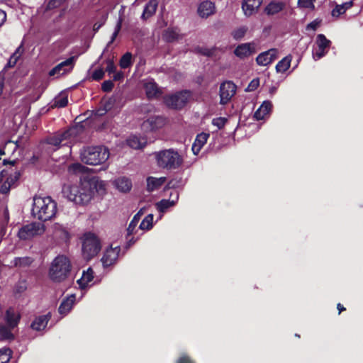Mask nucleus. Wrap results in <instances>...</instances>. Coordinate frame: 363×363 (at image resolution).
Listing matches in <instances>:
<instances>
[{
	"instance_id": "59",
	"label": "nucleus",
	"mask_w": 363,
	"mask_h": 363,
	"mask_svg": "<svg viewBox=\"0 0 363 363\" xmlns=\"http://www.w3.org/2000/svg\"><path fill=\"white\" fill-rule=\"evenodd\" d=\"M337 308L339 311V314L345 310V308L343 307V306H342L340 303H338L337 306Z\"/></svg>"
},
{
	"instance_id": "58",
	"label": "nucleus",
	"mask_w": 363,
	"mask_h": 363,
	"mask_svg": "<svg viewBox=\"0 0 363 363\" xmlns=\"http://www.w3.org/2000/svg\"><path fill=\"white\" fill-rule=\"evenodd\" d=\"M317 26L318 23L316 22H311L307 26V28L315 30L317 28Z\"/></svg>"
},
{
	"instance_id": "50",
	"label": "nucleus",
	"mask_w": 363,
	"mask_h": 363,
	"mask_svg": "<svg viewBox=\"0 0 363 363\" xmlns=\"http://www.w3.org/2000/svg\"><path fill=\"white\" fill-rule=\"evenodd\" d=\"M104 70L101 69H97L94 70V72L92 73L91 78L94 80L99 81V80L101 79L104 77Z\"/></svg>"
},
{
	"instance_id": "46",
	"label": "nucleus",
	"mask_w": 363,
	"mask_h": 363,
	"mask_svg": "<svg viewBox=\"0 0 363 363\" xmlns=\"http://www.w3.org/2000/svg\"><path fill=\"white\" fill-rule=\"evenodd\" d=\"M315 0H298L299 7L305 9H313Z\"/></svg>"
},
{
	"instance_id": "40",
	"label": "nucleus",
	"mask_w": 363,
	"mask_h": 363,
	"mask_svg": "<svg viewBox=\"0 0 363 363\" xmlns=\"http://www.w3.org/2000/svg\"><path fill=\"white\" fill-rule=\"evenodd\" d=\"M153 217L152 214H148L145 216L140 223L139 228L143 230H150L153 226Z\"/></svg>"
},
{
	"instance_id": "25",
	"label": "nucleus",
	"mask_w": 363,
	"mask_h": 363,
	"mask_svg": "<svg viewBox=\"0 0 363 363\" xmlns=\"http://www.w3.org/2000/svg\"><path fill=\"white\" fill-rule=\"evenodd\" d=\"M208 138L209 134L206 133H201L197 135L191 147L194 155H197L199 153L203 146L206 143Z\"/></svg>"
},
{
	"instance_id": "44",
	"label": "nucleus",
	"mask_w": 363,
	"mask_h": 363,
	"mask_svg": "<svg viewBox=\"0 0 363 363\" xmlns=\"http://www.w3.org/2000/svg\"><path fill=\"white\" fill-rule=\"evenodd\" d=\"M68 104V99L66 96H60L55 99V106L58 108L65 107Z\"/></svg>"
},
{
	"instance_id": "60",
	"label": "nucleus",
	"mask_w": 363,
	"mask_h": 363,
	"mask_svg": "<svg viewBox=\"0 0 363 363\" xmlns=\"http://www.w3.org/2000/svg\"><path fill=\"white\" fill-rule=\"evenodd\" d=\"M4 89V82L3 79L0 78V94L2 93Z\"/></svg>"
},
{
	"instance_id": "31",
	"label": "nucleus",
	"mask_w": 363,
	"mask_h": 363,
	"mask_svg": "<svg viewBox=\"0 0 363 363\" xmlns=\"http://www.w3.org/2000/svg\"><path fill=\"white\" fill-rule=\"evenodd\" d=\"M126 141L128 145L133 149L143 148L147 143L145 138L135 135L130 136Z\"/></svg>"
},
{
	"instance_id": "37",
	"label": "nucleus",
	"mask_w": 363,
	"mask_h": 363,
	"mask_svg": "<svg viewBox=\"0 0 363 363\" xmlns=\"http://www.w3.org/2000/svg\"><path fill=\"white\" fill-rule=\"evenodd\" d=\"M23 52H24L23 42H22L21 43V45L17 48L15 52L11 56V57L8 62V65L9 67H13L16 64L18 60L22 55Z\"/></svg>"
},
{
	"instance_id": "38",
	"label": "nucleus",
	"mask_w": 363,
	"mask_h": 363,
	"mask_svg": "<svg viewBox=\"0 0 363 363\" xmlns=\"http://www.w3.org/2000/svg\"><path fill=\"white\" fill-rule=\"evenodd\" d=\"M23 52H24L23 42H22L21 43V45L17 48L15 52L11 56V57L8 62V65L9 67H13L16 64L18 60L22 55Z\"/></svg>"
},
{
	"instance_id": "34",
	"label": "nucleus",
	"mask_w": 363,
	"mask_h": 363,
	"mask_svg": "<svg viewBox=\"0 0 363 363\" xmlns=\"http://www.w3.org/2000/svg\"><path fill=\"white\" fill-rule=\"evenodd\" d=\"M292 60L291 55H288L280 60L276 65V71L278 73H284L289 69Z\"/></svg>"
},
{
	"instance_id": "12",
	"label": "nucleus",
	"mask_w": 363,
	"mask_h": 363,
	"mask_svg": "<svg viewBox=\"0 0 363 363\" xmlns=\"http://www.w3.org/2000/svg\"><path fill=\"white\" fill-rule=\"evenodd\" d=\"M76 60V56H72L66 60L60 62L50 71V76L57 75L59 77L69 72L73 69Z\"/></svg>"
},
{
	"instance_id": "61",
	"label": "nucleus",
	"mask_w": 363,
	"mask_h": 363,
	"mask_svg": "<svg viewBox=\"0 0 363 363\" xmlns=\"http://www.w3.org/2000/svg\"><path fill=\"white\" fill-rule=\"evenodd\" d=\"M276 90H277V88L273 86V87L270 88L269 93L271 94H274L276 92Z\"/></svg>"
},
{
	"instance_id": "49",
	"label": "nucleus",
	"mask_w": 363,
	"mask_h": 363,
	"mask_svg": "<svg viewBox=\"0 0 363 363\" xmlns=\"http://www.w3.org/2000/svg\"><path fill=\"white\" fill-rule=\"evenodd\" d=\"M106 71L108 73V74H113L116 72V67L113 63V61L111 60H107L106 61Z\"/></svg>"
},
{
	"instance_id": "32",
	"label": "nucleus",
	"mask_w": 363,
	"mask_h": 363,
	"mask_svg": "<svg viewBox=\"0 0 363 363\" xmlns=\"http://www.w3.org/2000/svg\"><path fill=\"white\" fill-rule=\"evenodd\" d=\"M93 279L94 272L91 268H89L86 271L83 272L82 277L77 280V284H79V288L84 289L87 287Z\"/></svg>"
},
{
	"instance_id": "43",
	"label": "nucleus",
	"mask_w": 363,
	"mask_h": 363,
	"mask_svg": "<svg viewBox=\"0 0 363 363\" xmlns=\"http://www.w3.org/2000/svg\"><path fill=\"white\" fill-rule=\"evenodd\" d=\"M11 351L9 348L0 350V363H8L10 360Z\"/></svg>"
},
{
	"instance_id": "14",
	"label": "nucleus",
	"mask_w": 363,
	"mask_h": 363,
	"mask_svg": "<svg viewBox=\"0 0 363 363\" xmlns=\"http://www.w3.org/2000/svg\"><path fill=\"white\" fill-rule=\"evenodd\" d=\"M19 174L15 172L14 175L8 174L7 171L2 170L0 172V180L5 178V181L0 186V193L2 194H7L14 183L18 180Z\"/></svg>"
},
{
	"instance_id": "5",
	"label": "nucleus",
	"mask_w": 363,
	"mask_h": 363,
	"mask_svg": "<svg viewBox=\"0 0 363 363\" xmlns=\"http://www.w3.org/2000/svg\"><path fill=\"white\" fill-rule=\"evenodd\" d=\"M70 271L69 259L65 255H58L51 262L48 276L52 281L60 283L67 278Z\"/></svg>"
},
{
	"instance_id": "29",
	"label": "nucleus",
	"mask_w": 363,
	"mask_h": 363,
	"mask_svg": "<svg viewBox=\"0 0 363 363\" xmlns=\"http://www.w3.org/2000/svg\"><path fill=\"white\" fill-rule=\"evenodd\" d=\"M114 185L118 191L126 193L130 191L132 182L128 177H121L114 181Z\"/></svg>"
},
{
	"instance_id": "27",
	"label": "nucleus",
	"mask_w": 363,
	"mask_h": 363,
	"mask_svg": "<svg viewBox=\"0 0 363 363\" xmlns=\"http://www.w3.org/2000/svg\"><path fill=\"white\" fill-rule=\"evenodd\" d=\"M147 181V190L149 192L158 190L166 182V177H162L160 178L155 177H148Z\"/></svg>"
},
{
	"instance_id": "10",
	"label": "nucleus",
	"mask_w": 363,
	"mask_h": 363,
	"mask_svg": "<svg viewBox=\"0 0 363 363\" xmlns=\"http://www.w3.org/2000/svg\"><path fill=\"white\" fill-rule=\"evenodd\" d=\"M315 47L313 50V58L317 61L323 57L328 52L331 45V41L328 40L323 34L316 36Z\"/></svg>"
},
{
	"instance_id": "48",
	"label": "nucleus",
	"mask_w": 363,
	"mask_h": 363,
	"mask_svg": "<svg viewBox=\"0 0 363 363\" xmlns=\"http://www.w3.org/2000/svg\"><path fill=\"white\" fill-rule=\"evenodd\" d=\"M259 86V78L253 79L250 82L247 87L246 88V91H253L256 90Z\"/></svg>"
},
{
	"instance_id": "36",
	"label": "nucleus",
	"mask_w": 363,
	"mask_h": 363,
	"mask_svg": "<svg viewBox=\"0 0 363 363\" xmlns=\"http://www.w3.org/2000/svg\"><path fill=\"white\" fill-rule=\"evenodd\" d=\"M353 6V1H349L345 2L340 5H337L335 8L332 11V15L333 16H339L340 14L344 13L347 9L351 8Z\"/></svg>"
},
{
	"instance_id": "30",
	"label": "nucleus",
	"mask_w": 363,
	"mask_h": 363,
	"mask_svg": "<svg viewBox=\"0 0 363 363\" xmlns=\"http://www.w3.org/2000/svg\"><path fill=\"white\" fill-rule=\"evenodd\" d=\"M157 6L158 0H150L145 6L141 18L143 20H147L152 16L155 13Z\"/></svg>"
},
{
	"instance_id": "8",
	"label": "nucleus",
	"mask_w": 363,
	"mask_h": 363,
	"mask_svg": "<svg viewBox=\"0 0 363 363\" xmlns=\"http://www.w3.org/2000/svg\"><path fill=\"white\" fill-rule=\"evenodd\" d=\"M191 97V92L189 90H182L164 98V104L173 109H181L184 107Z\"/></svg>"
},
{
	"instance_id": "53",
	"label": "nucleus",
	"mask_w": 363,
	"mask_h": 363,
	"mask_svg": "<svg viewBox=\"0 0 363 363\" xmlns=\"http://www.w3.org/2000/svg\"><path fill=\"white\" fill-rule=\"evenodd\" d=\"M198 52L206 56H211L213 54V50L208 48H198Z\"/></svg>"
},
{
	"instance_id": "6",
	"label": "nucleus",
	"mask_w": 363,
	"mask_h": 363,
	"mask_svg": "<svg viewBox=\"0 0 363 363\" xmlns=\"http://www.w3.org/2000/svg\"><path fill=\"white\" fill-rule=\"evenodd\" d=\"M82 255L86 260H90L98 255L101 249V240L92 233H86L82 238Z\"/></svg>"
},
{
	"instance_id": "13",
	"label": "nucleus",
	"mask_w": 363,
	"mask_h": 363,
	"mask_svg": "<svg viewBox=\"0 0 363 363\" xmlns=\"http://www.w3.org/2000/svg\"><path fill=\"white\" fill-rule=\"evenodd\" d=\"M121 247L119 246L113 247V245H111L107 248L101 259L104 267L115 264L119 257Z\"/></svg>"
},
{
	"instance_id": "45",
	"label": "nucleus",
	"mask_w": 363,
	"mask_h": 363,
	"mask_svg": "<svg viewBox=\"0 0 363 363\" xmlns=\"http://www.w3.org/2000/svg\"><path fill=\"white\" fill-rule=\"evenodd\" d=\"M227 121H228V119L226 118L218 117V118H213L212 120V124L214 126H216L218 129H221L225 126Z\"/></svg>"
},
{
	"instance_id": "28",
	"label": "nucleus",
	"mask_w": 363,
	"mask_h": 363,
	"mask_svg": "<svg viewBox=\"0 0 363 363\" xmlns=\"http://www.w3.org/2000/svg\"><path fill=\"white\" fill-rule=\"evenodd\" d=\"M272 108V104L269 101H264L259 108L255 112L254 117L257 120H262L269 115Z\"/></svg>"
},
{
	"instance_id": "16",
	"label": "nucleus",
	"mask_w": 363,
	"mask_h": 363,
	"mask_svg": "<svg viewBox=\"0 0 363 363\" xmlns=\"http://www.w3.org/2000/svg\"><path fill=\"white\" fill-rule=\"evenodd\" d=\"M278 52L276 48L269 49L258 55L256 62L260 66H267L277 58Z\"/></svg>"
},
{
	"instance_id": "26",
	"label": "nucleus",
	"mask_w": 363,
	"mask_h": 363,
	"mask_svg": "<svg viewBox=\"0 0 363 363\" xmlns=\"http://www.w3.org/2000/svg\"><path fill=\"white\" fill-rule=\"evenodd\" d=\"M75 301V295L71 294L70 296H67L66 298L63 299L62 303H60L58 311L59 313L65 316L67 314L69 313V311L72 310L73 305Z\"/></svg>"
},
{
	"instance_id": "9",
	"label": "nucleus",
	"mask_w": 363,
	"mask_h": 363,
	"mask_svg": "<svg viewBox=\"0 0 363 363\" xmlns=\"http://www.w3.org/2000/svg\"><path fill=\"white\" fill-rule=\"evenodd\" d=\"M45 231L44 226L40 223H30L22 226L18 232V238L21 240H30L42 235Z\"/></svg>"
},
{
	"instance_id": "15",
	"label": "nucleus",
	"mask_w": 363,
	"mask_h": 363,
	"mask_svg": "<svg viewBox=\"0 0 363 363\" xmlns=\"http://www.w3.org/2000/svg\"><path fill=\"white\" fill-rule=\"evenodd\" d=\"M257 51L256 43L254 42L242 43L235 49L234 54L240 59L250 57Z\"/></svg>"
},
{
	"instance_id": "22",
	"label": "nucleus",
	"mask_w": 363,
	"mask_h": 363,
	"mask_svg": "<svg viewBox=\"0 0 363 363\" xmlns=\"http://www.w3.org/2000/svg\"><path fill=\"white\" fill-rule=\"evenodd\" d=\"M50 318V313L38 315L31 323L30 328L35 331H42L45 329Z\"/></svg>"
},
{
	"instance_id": "33",
	"label": "nucleus",
	"mask_w": 363,
	"mask_h": 363,
	"mask_svg": "<svg viewBox=\"0 0 363 363\" xmlns=\"http://www.w3.org/2000/svg\"><path fill=\"white\" fill-rule=\"evenodd\" d=\"M182 35L179 33V30L177 28H167L164 35V39L169 43L174 42L179 40Z\"/></svg>"
},
{
	"instance_id": "51",
	"label": "nucleus",
	"mask_w": 363,
	"mask_h": 363,
	"mask_svg": "<svg viewBox=\"0 0 363 363\" xmlns=\"http://www.w3.org/2000/svg\"><path fill=\"white\" fill-rule=\"evenodd\" d=\"M113 83L110 80L104 82L101 85V88L104 91H110L113 89Z\"/></svg>"
},
{
	"instance_id": "7",
	"label": "nucleus",
	"mask_w": 363,
	"mask_h": 363,
	"mask_svg": "<svg viewBox=\"0 0 363 363\" xmlns=\"http://www.w3.org/2000/svg\"><path fill=\"white\" fill-rule=\"evenodd\" d=\"M21 318L19 313L13 308H9L5 314L6 325L0 324V336L3 339L13 338L11 330L17 326Z\"/></svg>"
},
{
	"instance_id": "35",
	"label": "nucleus",
	"mask_w": 363,
	"mask_h": 363,
	"mask_svg": "<svg viewBox=\"0 0 363 363\" xmlns=\"http://www.w3.org/2000/svg\"><path fill=\"white\" fill-rule=\"evenodd\" d=\"M143 213L141 212V211H140L138 213H137L133 218V219L131 220V221L130 222L129 225H128V227L127 228V232H128V236H131L132 235H133L135 233H136V227L141 218V216H142Z\"/></svg>"
},
{
	"instance_id": "18",
	"label": "nucleus",
	"mask_w": 363,
	"mask_h": 363,
	"mask_svg": "<svg viewBox=\"0 0 363 363\" xmlns=\"http://www.w3.org/2000/svg\"><path fill=\"white\" fill-rule=\"evenodd\" d=\"M263 0H244L242 9L245 16L250 17L255 14L262 4Z\"/></svg>"
},
{
	"instance_id": "17",
	"label": "nucleus",
	"mask_w": 363,
	"mask_h": 363,
	"mask_svg": "<svg viewBox=\"0 0 363 363\" xmlns=\"http://www.w3.org/2000/svg\"><path fill=\"white\" fill-rule=\"evenodd\" d=\"M215 12V4L209 0L203 1L198 6L197 13L202 18H206L214 14Z\"/></svg>"
},
{
	"instance_id": "20",
	"label": "nucleus",
	"mask_w": 363,
	"mask_h": 363,
	"mask_svg": "<svg viewBox=\"0 0 363 363\" xmlns=\"http://www.w3.org/2000/svg\"><path fill=\"white\" fill-rule=\"evenodd\" d=\"M172 200L170 199H162L159 202L156 203L157 209L160 213H164L169 208L174 206L178 199H179V193L177 191H174L171 193L170 195Z\"/></svg>"
},
{
	"instance_id": "42",
	"label": "nucleus",
	"mask_w": 363,
	"mask_h": 363,
	"mask_svg": "<svg viewBox=\"0 0 363 363\" xmlns=\"http://www.w3.org/2000/svg\"><path fill=\"white\" fill-rule=\"evenodd\" d=\"M132 55L130 52L125 53L121 60H120V66L122 69H126L129 67L132 64Z\"/></svg>"
},
{
	"instance_id": "11",
	"label": "nucleus",
	"mask_w": 363,
	"mask_h": 363,
	"mask_svg": "<svg viewBox=\"0 0 363 363\" xmlns=\"http://www.w3.org/2000/svg\"><path fill=\"white\" fill-rule=\"evenodd\" d=\"M236 89V85L230 81L221 83L219 90L220 104L222 105L227 104L235 94Z\"/></svg>"
},
{
	"instance_id": "57",
	"label": "nucleus",
	"mask_w": 363,
	"mask_h": 363,
	"mask_svg": "<svg viewBox=\"0 0 363 363\" xmlns=\"http://www.w3.org/2000/svg\"><path fill=\"white\" fill-rule=\"evenodd\" d=\"M82 165L79 164H73L69 167L70 170H73L74 172L79 171L82 168Z\"/></svg>"
},
{
	"instance_id": "54",
	"label": "nucleus",
	"mask_w": 363,
	"mask_h": 363,
	"mask_svg": "<svg viewBox=\"0 0 363 363\" xmlns=\"http://www.w3.org/2000/svg\"><path fill=\"white\" fill-rule=\"evenodd\" d=\"M130 236H128L127 235V242H126V245L125 247L127 248L130 247L132 245H133L138 240V238H135L134 237H131L130 238Z\"/></svg>"
},
{
	"instance_id": "52",
	"label": "nucleus",
	"mask_w": 363,
	"mask_h": 363,
	"mask_svg": "<svg viewBox=\"0 0 363 363\" xmlns=\"http://www.w3.org/2000/svg\"><path fill=\"white\" fill-rule=\"evenodd\" d=\"M177 363H194L193 360H191L189 357L184 354L181 356L178 360L177 361Z\"/></svg>"
},
{
	"instance_id": "19",
	"label": "nucleus",
	"mask_w": 363,
	"mask_h": 363,
	"mask_svg": "<svg viewBox=\"0 0 363 363\" xmlns=\"http://www.w3.org/2000/svg\"><path fill=\"white\" fill-rule=\"evenodd\" d=\"M143 86L148 99L158 98L162 94L161 89L152 79L145 80Z\"/></svg>"
},
{
	"instance_id": "24",
	"label": "nucleus",
	"mask_w": 363,
	"mask_h": 363,
	"mask_svg": "<svg viewBox=\"0 0 363 363\" xmlns=\"http://www.w3.org/2000/svg\"><path fill=\"white\" fill-rule=\"evenodd\" d=\"M286 4L283 1H272L264 8V13L268 16L279 13L284 9Z\"/></svg>"
},
{
	"instance_id": "41",
	"label": "nucleus",
	"mask_w": 363,
	"mask_h": 363,
	"mask_svg": "<svg viewBox=\"0 0 363 363\" xmlns=\"http://www.w3.org/2000/svg\"><path fill=\"white\" fill-rule=\"evenodd\" d=\"M33 262V259L28 257H15L13 263L16 267H26L29 266Z\"/></svg>"
},
{
	"instance_id": "47",
	"label": "nucleus",
	"mask_w": 363,
	"mask_h": 363,
	"mask_svg": "<svg viewBox=\"0 0 363 363\" xmlns=\"http://www.w3.org/2000/svg\"><path fill=\"white\" fill-rule=\"evenodd\" d=\"M122 21L123 20L121 18H118V22L115 26L114 32L112 34L111 39V41L109 42V43H112L115 40L118 33L120 32L121 26H122Z\"/></svg>"
},
{
	"instance_id": "1",
	"label": "nucleus",
	"mask_w": 363,
	"mask_h": 363,
	"mask_svg": "<svg viewBox=\"0 0 363 363\" xmlns=\"http://www.w3.org/2000/svg\"><path fill=\"white\" fill-rule=\"evenodd\" d=\"M102 182L96 177L81 179L79 185H64L62 194L69 201L76 205L84 206L92 199Z\"/></svg>"
},
{
	"instance_id": "55",
	"label": "nucleus",
	"mask_w": 363,
	"mask_h": 363,
	"mask_svg": "<svg viewBox=\"0 0 363 363\" xmlns=\"http://www.w3.org/2000/svg\"><path fill=\"white\" fill-rule=\"evenodd\" d=\"M6 19V13L3 10L0 9V26H1L4 24Z\"/></svg>"
},
{
	"instance_id": "56",
	"label": "nucleus",
	"mask_w": 363,
	"mask_h": 363,
	"mask_svg": "<svg viewBox=\"0 0 363 363\" xmlns=\"http://www.w3.org/2000/svg\"><path fill=\"white\" fill-rule=\"evenodd\" d=\"M113 74V78L115 81H119L123 78V74L121 72H116Z\"/></svg>"
},
{
	"instance_id": "2",
	"label": "nucleus",
	"mask_w": 363,
	"mask_h": 363,
	"mask_svg": "<svg viewBox=\"0 0 363 363\" xmlns=\"http://www.w3.org/2000/svg\"><path fill=\"white\" fill-rule=\"evenodd\" d=\"M56 211L57 203L50 196L33 198L32 213L37 219L48 220L55 215Z\"/></svg>"
},
{
	"instance_id": "3",
	"label": "nucleus",
	"mask_w": 363,
	"mask_h": 363,
	"mask_svg": "<svg viewBox=\"0 0 363 363\" xmlns=\"http://www.w3.org/2000/svg\"><path fill=\"white\" fill-rule=\"evenodd\" d=\"M109 156V150L104 145L86 147L80 153L81 160L84 163L89 165L105 164L104 169L108 168L106 162Z\"/></svg>"
},
{
	"instance_id": "21",
	"label": "nucleus",
	"mask_w": 363,
	"mask_h": 363,
	"mask_svg": "<svg viewBox=\"0 0 363 363\" xmlns=\"http://www.w3.org/2000/svg\"><path fill=\"white\" fill-rule=\"evenodd\" d=\"M75 131V128H72L62 133L51 136L48 138V143L55 147H59L64 140L74 135Z\"/></svg>"
},
{
	"instance_id": "39",
	"label": "nucleus",
	"mask_w": 363,
	"mask_h": 363,
	"mask_svg": "<svg viewBox=\"0 0 363 363\" xmlns=\"http://www.w3.org/2000/svg\"><path fill=\"white\" fill-rule=\"evenodd\" d=\"M248 30V28L246 26H241L240 27L236 28L234 29L231 35L233 38V39L236 40H241L246 34L247 31Z\"/></svg>"
},
{
	"instance_id": "62",
	"label": "nucleus",
	"mask_w": 363,
	"mask_h": 363,
	"mask_svg": "<svg viewBox=\"0 0 363 363\" xmlns=\"http://www.w3.org/2000/svg\"><path fill=\"white\" fill-rule=\"evenodd\" d=\"M167 187L168 188L174 187V184H172V181L168 183Z\"/></svg>"
},
{
	"instance_id": "23",
	"label": "nucleus",
	"mask_w": 363,
	"mask_h": 363,
	"mask_svg": "<svg viewBox=\"0 0 363 363\" xmlns=\"http://www.w3.org/2000/svg\"><path fill=\"white\" fill-rule=\"evenodd\" d=\"M164 120L161 116H152L149 118L143 124L145 129H150V130H155L163 126Z\"/></svg>"
},
{
	"instance_id": "4",
	"label": "nucleus",
	"mask_w": 363,
	"mask_h": 363,
	"mask_svg": "<svg viewBox=\"0 0 363 363\" xmlns=\"http://www.w3.org/2000/svg\"><path fill=\"white\" fill-rule=\"evenodd\" d=\"M153 155L157 166L162 169H176L179 168L183 163L182 155L173 148L157 151Z\"/></svg>"
}]
</instances>
